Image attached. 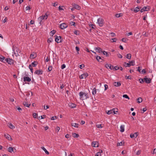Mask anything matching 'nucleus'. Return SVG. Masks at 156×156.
Masks as SVG:
<instances>
[{"label": "nucleus", "instance_id": "b1692460", "mask_svg": "<svg viewBox=\"0 0 156 156\" xmlns=\"http://www.w3.org/2000/svg\"><path fill=\"white\" fill-rule=\"evenodd\" d=\"M69 106L71 108H73L76 107V105L75 104L71 103L69 104Z\"/></svg>", "mask_w": 156, "mask_h": 156}, {"label": "nucleus", "instance_id": "864d4df0", "mask_svg": "<svg viewBox=\"0 0 156 156\" xmlns=\"http://www.w3.org/2000/svg\"><path fill=\"white\" fill-rule=\"evenodd\" d=\"M37 114L35 113H34L33 114V116L34 118H36L37 116Z\"/></svg>", "mask_w": 156, "mask_h": 156}, {"label": "nucleus", "instance_id": "f3484780", "mask_svg": "<svg viewBox=\"0 0 156 156\" xmlns=\"http://www.w3.org/2000/svg\"><path fill=\"white\" fill-rule=\"evenodd\" d=\"M31 79L28 77L24 76L23 78V81L24 82H30L31 81Z\"/></svg>", "mask_w": 156, "mask_h": 156}, {"label": "nucleus", "instance_id": "603ef678", "mask_svg": "<svg viewBox=\"0 0 156 156\" xmlns=\"http://www.w3.org/2000/svg\"><path fill=\"white\" fill-rule=\"evenodd\" d=\"M53 39L51 38H49L48 40V43H50V42H51L52 41Z\"/></svg>", "mask_w": 156, "mask_h": 156}, {"label": "nucleus", "instance_id": "3c124183", "mask_svg": "<svg viewBox=\"0 0 156 156\" xmlns=\"http://www.w3.org/2000/svg\"><path fill=\"white\" fill-rule=\"evenodd\" d=\"M74 33L76 35H79V33H78V31L77 30H75L74 31Z\"/></svg>", "mask_w": 156, "mask_h": 156}, {"label": "nucleus", "instance_id": "39448f33", "mask_svg": "<svg viewBox=\"0 0 156 156\" xmlns=\"http://www.w3.org/2000/svg\"><path fill=\"white\" fill-rule=\"evenodd\" d=\"M55 41L58 43H60L61 42V37L60 36H59L58 37L57 36H55Z\"/></svg>", "mask_w": 156, "mask_h": 156}, {"label": "nucleus", "instance_id": "bb28decb", "mask_svg": "<svg viewBox=\"0 0 156 156\" xmlns=\"http://www.w3.org/2000/svg\"><path fill=\"white\" fill-rule=\"evenodd\" d=\"M140 8L138 7H137L134 9L133 11L135 12H137L140 10Z\"/></svg>", "mask_w": 156, "mask_h": 156}, {"label": "nucleus", "instance_id": "20e7f679", "mask_svg": "<svg viewBox=\"0 0 156 156\" xmlns=\"http://www.w3.org/2000/svg\"><path fill=\"white\" fill-rule=\"evenodd\" d=\"M98 23L100 26L102 27L103 24V20L102 19L99 18L98 20Z\"/></svg>", "mask_w": 156, "mask_h": 156}, {"label": "nucleus", "instance_id": "37998d69", "mask_svg": "<svg viewBox=\"0 0 156 156\" xmlns=\"http://www.w3.org/2000/svg\"><path fill=\"white\" fill-rule=\"evenodd\" d=\"M112 110L113 111H114V112H113V113H114V114H116V112H118V109L117 108H113L112 109Z\"/></svg>", "mask_w": 156, "mask_h": 156}, {"label": "nucleus", "instance_id": "c9c22d12", "mask_svg": "<svg viewBox=\"0 0 156 156\" xmlns=\"http://www.w3.org/2000/svg\"><path fill=\"white\" fill-rule=\"evenodd\" d=\"M114 111H113L112 109L111 110H110L108 111V112H107V113L108 115H110L112 113H113V112H114Z\"/></svg>", "mask_w": 156, "mask_h": 156}, {"label": "nucleus", "instance_id": "423d86ee", "mask_svg": "<svg viewBox=\"0 0 156 156\" xmlns=\"http://www.w3.org/2000/svg\"><path fill=\"white\" fill-rule=\"evenodd\" d=\"M88 74L87 73H85L82 74L81 75L79 76V78L80 79H83V78H86V77L88 76Z\"/></svg>", "mask_w": 156, "mask_h": 156}, {"label": "nucleus", "instance_id": "58836bf2", "mask_svg": "<svg viewBox=\"0 0 156 156\" xmlns=\"http://www.w3.org/2000/svg\"><path fill=\"white\" fill-rule=\"evenodd\" d=\"M117 40V39L116 38H114L113 39H111L110 41L112 42H116Z\"/></svg>", "mask_w": 156, "mask_h": 156}, {"label": "nucleus", "instance_id": "8fccbe9b", "mask_svg": "<svg viewBox=\"0 0 156 156\" xmlns=\"http://www.w3.org/2000/svg\"><path fill=\"white\" fill-rule=\"evenodd\" d=\"M119 69V67H118L117 66H115L114 67H113V69L114 70H117L118 69Z\"/></svg>", "mask_w": 156, "mask_h": 156}, {"label": "nucleus", "instance_id": "2f4dec72", "mask_svg": "<svg viewBox=\"0 0 156 156\" xmlns=\"http://www.w3.org/2000/svg\"><path fill=\"white\" fill-rule=\"evenodd\" d=\"M4 58L5 57L3 56H1L0 57V60L3 62H5V60L4 61Z\"/></svg>", "mask_w": 156, "mask_h": 156}, {"label": "nucleus", "instance_id": "a18cd8bd", "mask_svg": "<svg viewBox=\"0 0 156 156\" xmlns=\"http://www.w3.org/2000/svg\"><path fill=\"white\" fill-rule=\"evenodd\" d=\"M46 116V115H41V116H39V119H43Z\"/></svg>", "mask_w": 156, "mask_h": 156}, {"label": "nucleus", "instance_id": "a211bd4d", "mask_svg": "<svg viewBox=\"0 0 156 156\" xmlns=\"http://www.w3.org/2000/svg\"><path fill=\"white\" fill-rule=\"evenodd\" d=\"M5 137L9 140H12V138L11 136L8 134H5L4 135Z\"/></svg>", "mask_w": 156, "mask_h": 156}, {"label": "nucleus", "instance_id": "c756f323", "mask_svg": "<svg viewBox=\"0 0 156 156\" xmlns=\"http://www.w3.org/2000/svg\"><path fill=\"white\" fill-rule=\"evenodd\" d=\"M41 148L43 149L45 152V153L47 154H49V152L44 147H41Z\"/></svg>", "mask_w": 156, "mask_h": 156}, {"label": "nucleus", "instance_id": "2eb2a0df", "mask_svg": "<svg viewBox=\"0 0 156 156\" xmlns=\"http://www.w3.org/2000/svg\"><path fill=\"white\" fill-rule=\"evenodd\" d=\"M95 49L97 52L99 53H102V49L100 47H96Z\"/></svg>", "mask_w": 156, "mask_h": 156}, {"label": "nucleus", "instance_id": "dca6fc26", "mask_svg": "<svg viewBox=\"0 0 156 156\" xmlns=\"http://www.w3.org/2000/svg\"><path fill=\"white\" fill-rule=\"evenodd\" d=\"M73 7H74V9L78 10L80 9H81L79 5L75 3L73 5Z\"/></svg>", "mask_w": 156, "mask_h": 156}, {"label": "nucleus", "instance_id": "9d476101", "mask_svg": "<svg viewBox=\"0 0 156 156\" xmlns=\"http://www.w3.org/2000/svg\"><path fill=\"white\" fill-rule=\"evenodd\" d=\"M144 80L145 82L146 83H151V78H148L147 77H146V76H145L144 78Z\"/></svg>", "mask_w": 156, "mask_h": 156}, {"label": "nucleus", "instance_id": "774afa93", "mask_svg": "<svg viewBox=\"0 0 156 156\" xmlns=\"http://www.w3.org/2000/svg\"><path fill=\"white\" fill-rule=\"evenodd\" d=\"M56 116H53L51 118V120H54L56 119Z\"/></svg>", "mask_w": 156, "mask_h": 156}, {"label": "nucleus", "instance_id": "473e14b6", "mask_svg": "<svg viewBox=\"0 0 156 156\" xmlns=\"http://www.w3.org/2000/svg\"><path fill=\"white\" fill-rule=\"evenodd\" d=\"M44 18L45 16H42L39 17L38 19L39 20H40L41 22L42 20L44 19Z\"/></svg>", "mask_w": 156, "mask_h": 156}, {"label": "nucleus", "instance_id": "4be33fe9", "mask_svg": "<svg viewBox=\"0 0 156 156\" xmlns=\"http://www.w3.org/2000/svg\"><path fill=\"white\" fill-rule=\"evenodd\" d=\"M102 52L104 55H105L107 57H108L109 55H111V54L110 52L108 53H107V52L105 51H103Z\"/></svg>", "mask_w": 156, "mask_h": 156}, {"label": "nucleus", "instance_id": "f03ea898", "mask_svg": "<svg viewBox=\"0 0 156 156\" xmlns=\"http://www.w3.org/2000/svg\"><path fill=\"white\" fill-rule=\"evenodd\" d=\"M12 50L14 52V55L16 56L19 55V53H20V51L19 48L15 46H13L12 47Z\"/></svg>", "mask_w": 156, "mask_h": 156}, {"label": "nucleus", "instance_id": "69168bd1", "mask_svg": "<svg viewBox=\"0 0 156 156\" xmlns=\"http://www.w3.org/2000/svg\"><path fill=\"white\" fill-rule=\"evenodd\" d=\"M117 55L119 58H122V56L120 54H118Z\"/></svg>", "mask_w": 156, "mask_h": 156}, {"label": "nucleus", "instance_id": "5701e85b", "mask_svg": "<svg viewBox=\"0 0 156 156\" xmlns=\"http://www.w3.org/2000/svg\"><path fill=\"white\" fill-rule=\"evenodd\" d=\"M124 127L125 126L124 125H122L120 127V131L121 132H123L124 131Z\"/></svg>", "mask_w": 156, "mask_h": 156}, {"label": "nucleus", "instance_id": "052dcab7", "mask_svg": "<svg viewBox=\"0 0 156 156\" xmlns=\"http://www.w3.org/2000/svg\"><path fill=\"white\" fill-rule=\"evenodd\" d=\"M66 65L65 64H63L61 66V68L62 69H63L66 67Z\"/></svg>", "mask_w": 156, "mask_h": 156}, {"label": "nucleus", "instance_id": "ddd939ff", "mask_svg": "<svg viewBox=\"0 0 156 156\" xmlns=\"http://www.w3.org/2000/svg\"><path fill=\"white\" fill-rule=\"evenodd\" d=\"M105 67L107 68H109L111 70L113 68V66L110 64H107L105 65Z\"/></svg>", "mask_w": 156, "mask_h": 156}, {"label": "nucleus", "instance_id": "aec40b11", "mask_svg": "<svg viewBox=\"0 0 156 156\" xmlns=\"http://www.w3.org/2000/svg\"><path fill=\"white\" fill-rule=\"evenodd\" d=\"M113 85L115 87H119L121 85V84L120 82H114Z\"/></svg>", "mask_w": 156, "mask_h": 156}, {"label": "nucleus", "instance_id": "338daca9", "mask_svg": "<svg viewBox=\"0 0 156 156\" xmlns=\"http://www.w3.org/2000/svg\"><path fill=\"white\" fill-rule=\"evenodd\" d=\"M122 41L123 42H126V38H123L122 39Z\"/></svg>", "mask_w": 156, "mask_h": 156}, {"label": "nucleus", "instance_id": "4d7b16f0", "mask_svg": "<svg viewBox=\"0 0 156 156\" xmlns=\"http://www.w3.org/2000/svg\"><path fill=\"white\" fill-rule=\"evenodd\" d=\"M76 49L77 51L78 54H79V51H80V48H79L78 47L76 46Z\"/></svg>", "mask_w": 156, "mask_h": 156}, {"label": "nucleus", "instance_id": "09e8293b", "mask_svg": "<svg viewBox=\"0 0 156 156\" xmlns=\"http://www.w3.org/2000/svg\"><path fill=\"white\" fill-rule=\"evenodd\" d=\"M62 7H64V6H59L58 7V9L59 10H63L64 9L62 8Z\"/></svg>", "mask_w": 156, "mask_h": 156}, {"label": "nucleus", "instance_id": "f8f14e48", "mask_svg": "<svg viewBox=\"0 0 156 156\" xmlns=\"http://www.w3.org/2000/svg\"><path fill=\"white\" fill-rule=\"evenodd\" d=\"M43 73L42 70L41 69L37 70H36L34 74L37 75H41Z\"/></svg>", "mask_w": 156, "mask_h": 156}, {"label": "nucleus", "instance_id": "ea45409f", "mask_svg": "<svg viewBox=\"0 0 156 156\" xmlns=\"http://www.w3.org/2000/svg\"><path fill=\"white\" fill-rule=\"evenodd\" d=\"M129 62L130 63L131 65L133 66L134 65L135 61L134 60L130 61Z\"/></svg>", "mask_w": 156, "mask_h": 156}, {"label": "nucleus", "instance_id": "4468645a", "mask_svg": "<svg viewBox=\"0 0 156 156\" xmlns=\"http://www.w3.org/2000/svg\"><path fill=\"white\" fill-rule=\"evenodd\" d=\"M36 57V55L35 52H33L30 54V58L31 59H34Z\"/></svg>", "mask_w": 156, "mask_h": 156}, {"label": "nucleus", "instance_id": "0e129e2a", "mask_svg": "<svg viewBox=\"0 0 156 156\" xmlns=\"http://www.w3.org/2000/svg\"><path fill=\"white\" fill-rule=\"evenodd\" d=\"M53 6L54 7H55L58 5V3L57 2H55L54 3H53Z\"/></svg>", "mask_w": 156, "mask_h": 156}, {"label": "nucleus", "instance_id": "79ce46f5", "mask_svg": "<svg viewBox=\"0 0 156 156\" xmlns=\"http://www.w3.org/2000/svg\"><path fill=\"white\" fill-rule=\"evenodd\" d=\"M55 30H53L50 32V34L51 36H53L55 33Z\"/></svg>", "mask_w": 156, "mask_h": 156}, {"label": "nucleus", "instance_id": "0eeeda50", "mask_svg": "<svg viewBox=\"0 0 156 156\" xmlns=\"http://www.w3.org/2000/svg\"><path fill=\"white\" fill-rule=\"evenodd\" d=\"M5 62H7L9 64H11L13 63V61L12 59L10 58H6L4 60Z\"/></svg>", "mask_w": 156, "mask_h": 156}, {"label": "nucleus", "instance_id": "680f3d73", "mask_svg": "<svg viewBox=\"0 0 156 156\" xmlns=\"http://www.w3.org/2000/svg\"><path fill=\"white\" fill-rule=\"evenodd\" d=\"M70 24L71 25L74 26L75 25V23L73 21H71L70 22Z\"/></svg>", "mask_w": 156, "mask_h": 156}, {"label": "nucleus", "instance_id": "c85d7f7f", "mask_svg": "<svg viewBox=\"0 0 156 156\" xmlns=\"http://www.w3.org/2000/svg\"><path fill=\"white\" fill-rule=\"evenodd\" d=\"M78 124L76 123H72L71 126H74L75 128H78Z\"/></svg>", "mask_w": 156, "mask_h": 156}, {"label": "nucleus", "instance_id": "cd10ccee", "mask_svg": "<svg viewBox=\"0 0 156 156\" xmlns=\"http://www.w3.org/2000/svg\"><path fill=\"white\" fill-rule=\"evenodd\" d=\"M23 104L24 106L27 107H29V106H30V104H28L26 102H23Z\"/></svg>", "mask_w": 156, "mask_h": 156}, {"label": "nucleus", "instance_id": "f704fd0d", "mask_svg": "<svg viewBox=\"0 0 156 156\" xmlns=\"http://www.w3.org/2000/svg\"><path fill=\"white\" fill-rule=\"evenodd\" d=\"M125 64V66L126 67H130V66H131V65L130 63H126V62H124Z\"/></svg>", "mask_w": 156, "mask_h": 156}, {"label": "nucleus", "instance_id": "1a4fd4ad", "mask_svg": "<svg viewBox=\"0 0 156 156\" xmlns=\"http://www.w3.org/2000/svg\"><path fill=\"white\" fill-rule=\"evenodd\" d=\"M67 27V25L64 23L61 24L60 25V28L62 29H64Z\"/></svg>", "mask_w": 156, "mask_h": 156}, {"label": "nucleus", "instance_id": "4c0bfd02", "mask_svg": "<svg viewBox=\"0 0 156 156\" xmlns=\"http://www.w3.org/2000/svg\"><path fill=\"white\" fill-rule=\"evenodd\" d=\"M137 102L139 103L141 102L142 101V99L141 98H139L137 99Z\"/></svg>", "mask_w": 156, "mask_h": 156}, {"label": "nucleus", "instance_id": "49530a36", "mask_svg": "<svg viewBox=\"0 0 156 156\" xmlns=\"http://www.w3.org/2000/svg\"><path fill=\"white\" fill-rule=\"evenodd\" d=\"M144 79H143L140 78L139 79V81L140 83H143L144 82Z\"/></svg>", "mask_w": 156, "mask_h": 156}, {"label": "nucleus", "instance_id": "7ed1b4c3", "mask_svg": "<svg viewBox=\"0 0 156 156\" xmlns=\"http://www.w3.org/2000/svg\"><path fill=\"white\" fill-rule=\"evenodd\" d=\"M150 9V7L149 6H144L140 10V11L141 12H142L143 11H149Z\"/></svg>", "mask_w": 156, "mask_h": 156}, {"label": "nucleus", "instance_id": "393cba45", "mask_svg": "<svg viewBox=\"0 0 156 156\" xmlns=\"http://www.w3.org/2000/svg\"><path fill=\"white\" fill-rule=\"evenodd\" d=\"M8 151L9 152L11 153L12 152L14 151V148L11 147H10L8 148Z\"/></svg>", "mask_w": 156, "mask_h": 156}, {"label": "nucleus", "instance_id": "bf43d9fd", "mask_svg": "<svg viewBox=\"0 0 156 156\" xmlns=\"http://www.w3.org/2000/svg\"><path fill=\"white\" fill-rule=\"evenodd\" d=\"M84 67V64H82L80 65V68L81 69H82Z\"/></svg>", "mask_w": 156, "mask_h": 156}, {"label": "nucleus", "instance_id": "72a5a7b5", "mask_svg": "<svg viewBox=\"0 0 156 156\" xmlns=\"http://www.w3.org/2000/svg\"><path fill=\"white\" fill-rule=\"evenodd\" d=\"M31 66L33 67H35L37 65V63L36 62L34 61L33 62H32L31 64Z\"/></svg>", "mask_w": 156, "mask_h": 156}, {"label": "nucleus", "instance_id": "7c9ffc66", "mask_svg": "<svg viewBox=\"0 0 156 156\" xmlns=\"http://www.w3.org/2000/svg\"><path fill=\"white\" fill-rule=\"evenodd\" d=\"M96 89L95 88H94L93 90L92 91V94L93 95H94L96 93Z\"/></svg>", "mask_w": 156, "mask_h": 156}, {"label": "nucleus", "instance_id": "6e6d98bb", "mask_svg": "<svg viewBox=\"0 0 156 156\" xmlns=\"http://www.w3.org/2000/svg\"><path fill=\"white\" fill-rule=\"evenodd\" d=\"M140 73L142 74H144L146 73V71L145 69H143Z\"/></svg>", "mask_w": 156, "mask_h": 156}, {"label": "nucleus", "instance_id": "6e6552de", "mask_svg": "<svg viewBox=\"0 0 156 156\" xmlns=\"http://www.w3.org/2000/svg\"><path fill=\"white\" fill-rule=\"evenodd\" d=\"M92 145L94 147H98L99 143L97 141H93L92 142Z\"/></svg>", "mask_w": 156, "mask_h": 156}, {"label": "nucleus", "instance_id": "e2e57ef3", "mask_svg": "<svg viewBox=\"0 0 156 156\" xmlns=\"http://www.w3.org/2000/svg\"><path fill=\"white\" fill-rule=\"evenodd\" d=\"M122 142H121L120 143H117V146H120V145H122Z\"/></svg>", "mask_w": 156, "mask_h": 156}, {"label": "nucleus", "instance_id": "f257e3e1", "mask_svg": "<svg viewBox=\"0 0 156 156\" xmlns=\"http://www.w3.org/2000/svg\"><path fill=\"white\" fill-rule=\"evenodd\" d=\"M80 98L82 100L87 99L89 98L88 95L85 92H80L79 94Z\"/></svg>", "mask_w": 156, "mask_h": 156}, {"label": "nucleus", "instance_id": "a878e982", "mask_svg": "<svg viewBox=\"0 0 156 156\" xmlns=\"http://www.w3.org/2000/svg\"><path fill=\"white\" fill-rule=\"evenodd\" d=\"M72 135L73 137L75 138H77L79 137V134L75 133H73Z\"/></svg>", "mask_w": 156, "mask_h": 156}, {"label": "nucleus", "instance_id": "a19ab883", "mask_svg": "<svg viewBox=\"0 0 156 156\" xmlns=\"http://www.w3.org/2000/svg\"><path fill=\"white\" fill-rule=\"evenodd\" d=\"M96 126L97 128H101L103 127V126L101 124H97Z\"/></svg>", "mask_w": 156, "mask_h": 156}, {"label": "nucleus", "instance_id": "9b49d317", "mask_svg": "<svg viewBox=\"0 0 156 156\" xmlns=\"http://www.w3.org/2000/svg\"><path fill=\"white\" fill-rule=\"evenodd\" d=\"M138 135V133L136 132L134 134H131L130 135V137L131 138H133L134 137L136 138L137 137V136Z\"/></svg>", "mask_w": 156, "mask_h": 156}, {"label": "nucleus", "instance_id": "de8ad7c7", "mask_svg": "<svg viewBox=\"0 0 156 156\" xmlns=\"http://www.w3.org/2000/svg\"><path fill=\"white\" fill-rule=\"evenodd\" d=\"M121 13H119V14H115V16H116V17H119L121 16H122V15H121Z\"/></svg>", "mask_w": 156, "mask_h": 156}, {"label": "nucleus", "instance_id": "6ab92c4d", "mask_svg": "<svg viewBox=\"0 0 156 156\" xmlns=\"http://www.w3.org/2000/svg\"><path fill=\"white\" fill-rule=\"evenodd\" d=\"M96 59L99 62H102L103 61V60L101 59V57L100 56H97L96 57Z\"/></svg>", "mask_w": 156, "mask_h": 156}, {"label": "nucleus", "instance_id": "13d9d810", "mask_svg": "<svg viewBox=\"0 0 156 156\" xmlns=\"http://www.w3.org/2000/svg\"><path fill=\"white\" fill-rule=\"evenodd\" d=\"M60 128L58 126V127H57L56 128V129H55V131L56 132H58L60 130Z\"/></svg>", "mask_w": 156, "mask_h": 156}, {"label": "nucleus", "instance_id": "e433bc0d", "mask_svg": "<svg viewBox=\"0 0 156 156\" xmlns=\"http://www.w3.org/2000/svg\"><path fill=\"white\" fill-rule=\"evenodd\" d=\"M126 57L129 59H130L131 58V54H128L126 56Z\"/></svg>", "mask_w": 156, "mask_h": 156}, {"label": "nucleus", "instance_id": "412c9836", "mask_svg": "<svg viewBox=\"0 0 156 156\" xmlns=\"http://www.w3.org/2000/svg\"><path fill=\"white\" fill-rule=\"evenodd\" d=\"M7 126L10 129H12L14 128L15 127L11 123H8L7 124Z\"/></svg>", "mask_w": 156, "mask_h": 156}, {"label": "nucleus", "instance_id": "5fc2aeb1", "mask_svg": "<svg viewBox=\"0 0 156 156\" xmlns=\"http://www.w3.org/2000/svg\"><path fill=\"white\" fill-rule=\"evenodd\" d=\"M52 69V67L51 66H49L48 68V71H51Z\"/></svg>", "mask_w": 156, "mask_h": 156}, {"label": "nucleus", "instance_id": "c03bdc74", "mask_svg": "<svg viewBox=\"0 0 156 156\" xmlns=\"http://www.w3.org/2000/svg\"><path fill=\"white\" fill-rule=\"evenodd\" d=\"M122 96L124 98H125L128 99H129V98L127 94H124Z\"/></svg>", "mask_w": 156, "mask_h": 156}]
</instances>
